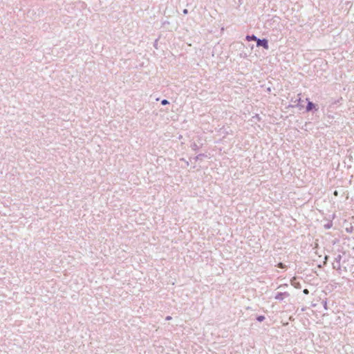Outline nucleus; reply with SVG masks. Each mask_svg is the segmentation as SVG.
I'll use <instances>...</instances> for the list:
<instances>
[{
    "instance_id": "f257e3e1",
    "label": "nucleus",
    "mask_w": 354,
    "mask_h": 354,
    "mask_svg": "<svg viewBox=\"0 0 354 354\" xmlns=\"http://www.w3.org/2000/svg\"><path fill=\"white\" fill-rule=\"evenodd\" d=\"M344 254H345L344 252H342V254H337L334 259L333 263H332L333 268L336 270L337 271H338L339 274H341L343 270L344 271L347 270L346 266H344V264L345 263V260H343L342 261V256Z\"/></svg>"
},
{
    "instance_id": "f03ea898",
    "label": "nucleus",
    "mask_w": 354,
    "mask_h": 354,
    "mask_svg": "<svg viewBox=\"0 0 354 354\" xmlns=\"http://www.w3.org/2000/svg\"><path fill=\"white\" fill-rule=\"evenodd\" d=\"M257 46L258 47L262 46L266 50H268L269 48L268 41L266 39H261L258 38V39L257 41Z\"/></svg>"
},
{
    "instance_id": "7ed1b4c3",
    "label": "nucleus",
    "mask_w": 354,
    "mask_h": 354,
    "mask_svg": "<svg viewBox=\"0 0 354 354\" xmlns=\"http://www.w3.org/2000/svg\"><path fill=\"white\" fill-rule=\"evenodd\" d=\"M290 295L288 292H278L276 296H275V299H277V300H279V301H281L283 300L284 298L286 297H289Z\"/></svg>"
},
{
    "instance_id": "20e7f679",
    "label": "nucleus",
    "mask_w": 354,
    "mask_h": 354,
    "mask_svg": "<svg viewBox=\"0 0 354 354\" xmlns=\"http://www.w3.org/2000/svg\"><path fill=\"white\" fill-rule=\"evenodd\" d=\"M315 104L312 102H308L307 106H306V111H311L313 108H315Z\"/></svg>"
},
{
    "instance_id": "39448f33",
    "label": "nucleus",
    "mask_w": 354,
    "mask_h": 354,
    "mask_svg": "<svg viewBox=\"0 0 354 354\" xmlns=\"http://www.w3.org/2000/svg\"><path fill=\"white\" fill-rule=\"evenodd\" d=\"M246 39L248 41H257L258 38L255 35H247Z\"/></svg>"
},
{
    "instance_id": "423d86ee",
    "label": "nucleus",
    "mask_w": 354,
    "mask_h": 354,
    "mask_svg": "<svg viewBox=\"0 0 354 354\" xmlns=\"http://www.w3.org/2000/svg\"><path fill=\"white\" fill-rule=\"evenodd\" d=\"M265 319V317L263 316V315H260V316H258L257 317V320L259 321V322H263V320Z\"/></svg>"
},
{
    "instance_id": "0eeeda50",
    "label": "nucleus",
    "mask_w": 354,
    "mask_h": 354,
    "mask_svg": "<svg viewBox=\"0 0 354 354\" xmlns=\"http://www.w3.org/2000/svg\"><path fill=\"white\" fill-rule=\"evenodd\" d=\"M192 149L194 150H197L198 149V145L196 144V143H193L192 145H191Z\"/></svg>"
},
{
    "instance_id": "6e6552de",
    "label": "nucleus",
    "mask_w": 354,
    "mask_h": 354,
    "mask_svg": "<svg viewBox=\"0 0 354 354\" xmlns=\"http://www.w3.org/2000/svg\"><path fill=\"white\" fill-rule=\"evenodd\" d=\"M205 155L204 154H199L197 156H196L195 158V160H199V159H201L202 157H203Z\"/></svg>"
},
{
    "instance_id": "1a4fd4ad",
    "label": "nucleus",
    "mask_w": 354,
    "mask_h": 354,
    "mask_svg": "<svg viewBox=\"0 0 354 354\" xmlns=\"http://www.w3.org/2000/svg\"><path fill=\"white\" fill-rule=\"evenodd\" d=\"M161 104H162V105H167V104H169V102H168V100H162L161 101Z\"/></svg>"
},
{
    "instance_id": "9d476101",
    "label": "nucleus",
    "mask_w": 354,
    "mask_h": 354,
    "mask_svg": "<svg viewBox=\"0 0 354 354\" xmlns=\"http://www.w3.org/2000/svg\"><path fill=\"white\" fill-rule=\"evenodd\" d=\"M277 266H278L279 268H286V266H285L283 263H278Z\"/></svg>"
},
{
    "instance_id": "9b49d317",
    "label": "nucleus",
    "mask_w": 354,
    "mask_h": 354,
    "mask_svg": "<svg viewBox=\"0 0 354 354\" xmlns=\"http://www.w3.org/2000/svg\"><path fill=\"white\" fill-rule=\"evenodd\" d=\"M303 292H304L305 295H308L309 291H308V289H304V290H303Z\"/></svg>"
},
{
    "instance_id": "f8f14e48",
    "label": "nucleus",
    "mask_w": 354,
    "mask_h": 354,
    "mask_svg": "<svg viewBox=\"0 0 354 354\" xmlns=\"http://www.w3.org/2000/svg\"><path fill=\"white\" fill-rule=\"evenodd\" d=\"M171 319H172V318H171V316H167V317H166V318H165V319H166V320H167V321L171 320Z\"/></svg>"
},
{
    "instance_id": "ddd939ff",
    "label": "nucleus",
    "mask_w": 354,
    "mask_h": 354,
    "mask_svg": "<svg viewBox=\"0 0 354 354\" xmlns=\"http://www.w3.org/2000/svg\"><path fill=\"white\" fill-rule=\"evenodd\" d=\"M187 12H188V11H187V9H185V10H183V13H184V14H187Z\"/></svg>"
}]
</instances>
